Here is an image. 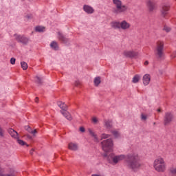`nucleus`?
Wrapping results in <instances>:
<instances>
[{"label":"nucleus","mask_w":176,"mask_h":176,"mask_svg":"<svg viewBox=\"0 0 176 176\" xmlns=\"http://www.w3.org/2000/svg\"><path fill=\"white\" fill-rule=\"evenodd\" d=\"M111 133H112L113 135H114L116 138L120 137V133L118 131H111Z\"/></svg>","instance_id":"28"},{"label":"nucleus","mask_w":176,"mask_h":176,"mask_svg":"<svg viewBox=\"0 0 176 176\" xmlns=\"http://www.w3.org/2000/svg\"><path fill=\"white\" fill-rule=\"evenodd\" d=\"M157 111V112H162V109H158Z\"/></svg>","instance_id":"44"},{"label":"nucleus","mask_w":176,"mask_h":176,"mask_svg":"<svg viewBox=\"0 0 176 176\" xmlns=\"http://www.w3.org/2000/svg\"><path fill=\"white\" fill-rule=\"evenodd\" d=\"M104 126L108 130H111L112 129V120H105Z\"/></svg>","instance_id":"21"},{"label":"nucleus","mask_w":176,"mask_h":176,"mask_svg":"<svg viewBox=\"0 0 176 176\" xmlns=\"http://www.w3.org/2000/svg\"><path fill=\"white\" fill-rule=\"evenodd\" d=\"M3 137H5V130L3 128L0 126V138H3Z\"/></svg>","instance_id":"29"},{"label":"nucleus","mask_w":176,"mask_h":176,"mask_svg":"<svg viewBox=\"0 0 176 176\" xmlns=\"http://www.w3.org/2000/svg\"><path fill=\"white\" fill-rule=\"evenodd\" d=\"M36 82H37V83H42V78H41V77H39V76H36Z\"/></svg>","instance_id":"33"},{"label":"nucleus","mask_w":176,"mask_h":176,"mask_svg":"<svg viewBox=\"0 0 176 176\" xmlns=\"http://www.w3.org/2000/svg\"><path fill=\"white\" fill-rule=\"evenodd\" d=\"M153 168L157 173H165L166 170H167V166L164 158L157 157L153 162Z\"/></svg>","instance_id":"2"},{"label":"nucleus","mask_w":176,"mask_h":176,"mask_svg":"<svg viewBox=\"0 0 176 176\" xmlns=\"http://www.w3.org/2000/svg\"><path fill=\"white\" fill-rule=\"evenodd\" d=\"M101 140H107V138H109V134H105V133H102L100 135Z\"/></svg>","instance_id":"30"},{"label":"nucleus","mask_w":176,"mask_h":176,"mask_svg":"<svg viewBox=\"0 0 176 176\" xmlns=\"http://www.w3.org/2000/svg\"><path fill=\"white\" fill-rule=\"evenodd\" d=\"M58 39L60 41V42H62V43H68V38L63 35L61 32H58Z\"/></svg>","instance_id":"15"},{"label":"nucleus","mask_w":176,"mask_h":176,"mask_svg":"<svg viewBox=\"0 0 176 176\" xmlns=\"http://www.w3.org/2000/svg\"><path fill=\"white\" fill-rule=\"evenodd\" d=\"M8 133L11 135V137H12V138H15V139L19 138V133H17V131H14V129H10L8 130Z\"/></svg>","instance_id":"17"},{"label":"nucleus","mask_w":176,"mask_h":176,"mask_svg":"<svg viewBox=\"0 0 176 176\" xmlns=\"http://www.w3.org/2000/svg\"><path fill=\"white\" fill-rule=\"evenodd\" d=\"M146 5L150 12H153L155 9H156V3L155 2V0H147Z\"/></svg>","instance_id":"12"},{"label":"nucleus","mask_w":176,"mask_h":176,"mask_svg":"<svg viewBox=\"0 0 176 176\" xmlns=\"http://www.w3.org/2000/svg\"><path fill=\"white\" fill-rule=\"evenodd\" d=\"M32 152H34V149L31 150L30 153H32Z\"/></svg>","instance_id":"46"},{"label":"nucleus","mask_w":176,"mask_h":176,"mask_svg":"<svg viewBox=\"0 0 176 176\" xmlns=\"http://www.w3.org/2000/svg\"><path fill=\"white\" fill-rule=\"evenodd\" d=\"M111 27L115 30H120V22L116 21H112L111 23Z\"/></svg>","instance_id":"18"},{"label":"nucleus","mask_w":176,"mask_h":176,"mask_svg":"<svg viewBox=\"0 0 176 176\" xmlns=\"http://www.w3.org/2000/svg\"><path fill=\"white\" fill-rule=\"evenodd\" d=\"M168 10H170V5L167 3L162 4L161 9L162 16L166 17L168 14Z\"/></svg>","instance_id":"10"},{"label":"nucleus","mask_w":176,"mask_h":176,"mask_svg":"<svg viewBox=\"0 0 176 176\" xmlns=\"http://www.w3.org/2000/svg\"><path fill=\"white\" fill-rule=\"evenodd\" d=\"M58 107H60L62 111H65L67 109V104L63 102H57Z\"/></svg>","instance_id":"22"},{"label":"nucleus","mask_w":176,"mask_h":176,"mask_svg":"<svg viewBox=\"0 0 176 176\" xmlns=\"http://www.w3.org/2000/svg\"><path fill=\"white\" fill-rule=\"evenodd\" d=\"M10 63H11L12 65H14V64H16V58H12L10 59Z\"/></svg>","instance_id":"35"},{"label":"nucleus","mask_w":176,"mask_h":176,"mask_svg":"<svg viewBox=\"0 0 176 176\" xmlns=\"http://www.w3.org/2000/svg\"><path fill=\"white\" fill-rule=\"evenodd\" d=\"M74 85H75V86H79V85H80V81H79V80L76 81Z\"/></svg>","instance_id":"38"},{"label":"nucleus","mask_w":176,"mask_h":176,"mask_svg":"<svg viewBox=\"0 0 176 176\" xmlns=\"http://www.w3.org/2000/svg\"><path fill=\"white\" fill-rule=\"evenodd\" d=\"M143 84L144 86H148L151 82V75L148 74H145L142 78Z\"/></svg>","instance_id":"16"},{"label":"nucleus","mask_w":176,"mask_h":176,"mask_svg":"<svg viewBox=\"0 0 176 176\" xmlns=\"http://www.w3.org/2000/svg\"><path fill=\"white\" fill-rule=\"evenodd\" d=\"M171 58H176V51H174L171 55H170Z\"/></svg>","instance_id":"36"},{"label":"nucleus","mask_w":176,"mask_h":176,"mask_svg":"<svg viewBox=\"0 0 176 176\" xmlns=\"http://www.w3.org/2000/svg\"><path fill=\"white\" fill-rule=\"evenodd\" d=\"M173 119H174V116L173 115V113L170 112L166 113L164 119V124L165 126H168V124H170V123L173 122Z\"/></svg>","instance_id":"7"},{"label":"nucleus","mask_w":176,"mask_h":176,"mask_svg":"<svg viewBox=\"0 0 176 176\" xmlns=\"http://www.w3.org/2000/svg\"><path fill=\"white\" fill-rule=\"evenodd\" d=\"M60 112L62 115H63V116L67 119V120H72V117H71L69 112L67 111V110H62Z\"/></svg>","instance_id":"19"},{"label":"nucleus","mask_w":176,"mask_h":176,"mask_svg":"<svg viewBox=\"0 0 176 176\" xmlns=\"http://www.w3.org/2000/svg\"><path fill=\"white\" fill-rule=\"evenodd\" d=\"M113 5L115 6L113 8V13L114 14H120V13H124L127 11V6L123 5L122 0H113Z\"/></svg>","instance_id":"3"},{"label":"nucleus","mask_w":176,"mask_h":176,"mask_svg":"<svg viewBox=\"0 0 176 176\" xmlns=\"http://www.w3.org/2000/svg\"><path fill=\"white\" fill-rule=\"evenodd\" d=\"M80 131H81V133H85V127H80Z\"/></svg>","instance_id":"39"},{"label":"nucleus","mask_w":176,"mask_h":176,"mask_svg":"<svg viewBox=\"0 0 176 176\" xmlns=\"http://www.w3.org/2000/svg\"><path fill=\"white\" fill-rule=\"evenodd\" d=\"M141 119H142V120H146V119H148V116L145 114H142Z\"/></svg>","instance_id":"34"},{"label":"nucleus","mask_w":176,"mask_h":176,"mask_svg":"<svg viewBox=\"0 0 176 176\" xmlns=\"http://www.w3.org/2000/svg\"><path fill=\"white\" fill-rule=\"evenodd\" d=\"M50 47L52 49H54V50H58V43H57L56 41H52L50 43Z\"/></svg>","instance_id":"23"},{"label":"nucleus","mask_w":176,"mask_h":176,"mask_svg":"<svg viewBox=\"0 0 176 176\" xmlns=\"http://www.w3.org/2000/svg\"><path fill=\"white\" fill-rule=\"evenodd\" d=\"M154 52L157 58L164 57V43L163 41L157 42Z\"/></svg>","instance_id":"4"},{"label":"nucleus","mask_w":176,"mask_h":176,"mask_svg":"<svg viewBox=\"0 0 176 176\" xmlns=\"http://www.w3.org/2000/svg\"><path fill=\"white\" fill-rule=\"evenodd\" d=\"M164 31H166V32H170L171 31V28L168 26H164Z\"/></svg>","instance_id":"32"},{"label":"nucleus","mask_w":176,"mask_h":176,"mask_svg":"<svg viewBox=\"0 0 176 176\" xmlns=\"http://www.w3.org/2000/svg\"><path fill=\"white\" fill-rule=\"evenodd\" d=\"M138 54V52L134 50H125L123 52V55L129 58H137Z\"/></svg>","instance_id":"6"},{"label":"nucleus","mask_w":176,"mask_h":176,"mask_svg":"<svg viewBox=\"0 0 176 176\" xmlns=\"http://www.w3.org/2000/svg\"><path fill=\"white\" fill-rule=\"evenodd\" d=\"M8 174H5V168L0 165V176H14V169L10 168L8 170Z\"/></svg>","instance_id":"9"},{"label":"nucleus","mask_w":176,"mask_h":176,"mask_svg":"<svg viewBox=\"0 0 176 176\" xmlns=\"http://www.w3.org/2000/svg\"><path fill=\"white\" fill-rule=\"evenodd\" d=\"M21 67L23 69V71H25L28 68V65L25 62H21Z\"/></svg>","instance_id":"26"},{"label":"nucleus","mask_w":176,"mask_h":176,"mask_svg":"<svg viewBox=\"0 0 176 176\" xmlns=\"http://www.w3.org/2000/svg\"><path fill=\"white\" fill-rule=\"evenodd\" d=\"M127 163V166L132 170L133 173H138L140 168H141V163H140V156L137 153H131L126 155L121 154L119 155H115V154L111 153L109 155L107 160L111 164H118L119 162L124 160Z\"/></svg>","instance_id":"1"},{"label":"nucleus","mask_w":176,"mask_h":176,"mask_svg":"<svg viewBox=\"0 0 176 176\" xmlns=\"http://www.w3.org/2000/svg\"><path fill=\"white\" fill-rule=\"evenodd\" d=\"M130 27H131V25L126 20L120 22V30H123L124 31H126L127 30H130Z\"/></svg>","instance_id":"11"},{"label":"nucleus","mask_w":176,"mask_h":176,"mask_svg":"<svg viewBox=\"0 0 176 176\" xmlns=\"http://www.w3.org/2000/svg\"><path fill=\"white\" fill-rule=\"evenodd\" d=\"M104 152H111L113 149V141L112 139H107L101 142Z\"/></svg>","instance_id":"5"},{"label":"nucleus","mask_w":176,"mask_h":176,"mask_svg":"<svg viewBox=\"0 0 176 176\" xmlns=\"http://www.w3.org/2000/svg\"><path fill=\"white\" fill-rule=\"evenodd\" d=\"M26 146H30L28 144H26Z\"/></svg>","instance_id":"47"},{"label":"nucleus","mask_w":176,"mask_h":176,"mask_svg":"<svg viewBox=\"0 0 176 176\" xmlns=\"http://www.w3.org/2000/svg\"><path fill=\"white\" fill-rule=\"evenodd\" d=\"M38 101H39V99L38 98H35V102H38Z\"/></svg>","instance_id":"42"},{"label":"nucleus","mask_w":176,"mask_h":176,"mask_svg":"<svg viewBox=\"0 0 176 176\" xmlns=\"http://www.w3.org/2000/svg\"><path fill=\"white\" fill-rule=\"evenodd\" d=\"M68 148L70 151H78V144L76 143H69L68 145Z\"/></svg>","instance_id":"20"},{"label":"nucleus","mask_w":176,"mask_h":176,"mask_svg":"<svg viewBox=\"0 0 176 176\" xmlns=\"http://www.w3.org/2000/svg\"><path fill=\"white\" fill-rule=\"evenodd\" d=\"M30 17H31V16H30V15H27V16H26V18H27V19H30Z\"/></svg>","instance_id":"43"},{"label":"nucleus","mask_w":176,"mask_h":176,"mask_svg":"<svg viewBox=\"0 0 176 176\" xmlns=\"http://www.w3.org/2000/svg\"><path fill=\"white\" fill-rule=\"evenodd\" d=\"M94 83L95 86H98L101 83V77L98 76L94 78Z\"/></svg>","instance_id":"25"},{"label":"nucleus","mask_w":176,"mask_h":176,"mask_svg":"<svg viewBox=\"0 0 176 176\" xmlns=\"http://www.w3.org/2000/svg\"><path fill=\"white\" fill-rule=\"evenodd\" d=\"M28 138L30 140H31V136L28 135Z\"/></svg>","instance_id":"45"},{"label":"nucleus","mask_w":176,"mask_h":176,"mask_svg":"<svg viewBox=\"0 0 176 176\" xmlns=\"http://www.w3.org/2000/svg\"><path fill=\"white\" fill-rule=\"evenodd\" d=\"M92 122L93 123H97L98 122V120L97 119V118L94 117L92 118Z\"/></svg>","instance_id":"37"},{"label":"nucleus","mask_w":176,"mask_h":176,"mask_svg":"<svg viewBox=\"0 0 176 176\" xmlns=\"http://www.w3.org/2000/svg\"><path fill=\"white\" fill-rule=\"evenodd\" d=\"M88 131L91 137L93 138V141L94 142H100V139H98V136L96 134L93 129H88Z\"/></svg>","instance_id":"14"},{"label":"nucleus","mask_w":176,"mask_h":176,"mask_svg":"<svg viewBox=\"0 0 176 176\" xmlns=\"http://www.w3.org/2000/svg\"><path fill=\"white\" fill-rule=\"evenodd\" d=\"M148 64H149V62L148 60H146L144 62V65H148Z\"/></svg>","instance_id":"41"},{"label":"nucleus","mask_w":176,"mask_h":176,"mask_svg":"<svg viewBox=\"0 0 176 176\" xmlns=\"http://www.w3.org/2000/svg\"><path fill=\"white\" fill-rule=\"evenodd\" d=\"M17 142L18 144H19V145H27V144L25 143V142L17 138Z\"/></svg>","instance_id":"31"},{"label":"nucleus","mask_w":176,"mask_h":176,"mask_svg":"<svg viewBox=\"0 0 176 176\" xmlns=\"http://www.w3.org/2000/svg\"><path fill=\"white\" fill-rule=\"evenodd\" d=\"M36 32H44L45 31V28L42 26H37L36 27Z\"/></svg>","instance_id":"27"},{"label":"nucleus","mask_w":176,"mask_h":176,"mask_svg":"<svg viewBox=\"0 0 176 176\" xmlns=\"http://www.w3.org/2000/svg\"><path fill=\"white\" fill-rule=\"evenodd\" d=\"M15 39L17 41V42H19L20 43H23V45H27L29 42L28 38L21 36L20 34H14V35Z\"/></svg>","instance_id":"8"},{"label":"nucleus","mask_w":176,"mask_h":176,"mask_svg":"<svg viewBox=\"0 0 176 176\" xmlns=\"http://www.w3.org/2000/svg\"><path fill=\"white\" fill-rule=\"evenodd\" d=\"M140 79H141V76L138 74H136L133 76L132 82L133 83H138V82H140Z\"/></svg>","instance_id":"24"},{"label":"nucleus","mask_w":176,"mask_h":176,"mask_svg":"<svg viewBox=\"0 0 176 176\" xmlns=\"http://www.w3.org/2000/svg\"><path fill=\"white\" fill-rule=\"evenodd\" d=\"M83 10L85 13H87V14H93V13H94V8L89 5H84Z\"/></svg>","instance_id":"13"},{"label":"nucleus","mask_w":176,"mask_h":176,"mask_svg":"<svg viewBox=\"0 0 176 176\" xmlns=\"http://www.w3.org/2000/svg\"><path fill=\"white\" fill-rule=\"evenodd\" d=\"M36 133H37L36 129H34L31 131V133L33 134L34 135V134H36Z\"/></svg>","instance_id":"40"}]
</instances>
